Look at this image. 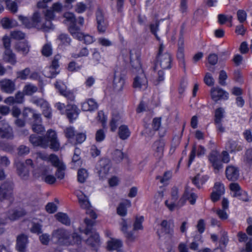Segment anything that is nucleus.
Segmentation results:
<instances>
[{
    "label": "nucleus",
    "instance_id": "nucleus-1",
    "mask_svg": "<svg viewBox=\"0 0 252 252\" xmlns=\"http://www.w3.org/2000/svg\"><path fill=\"white\" fill-rule=\"evenodd\" d=\"M130 62L132 67L138 72V74L133 79V88L139 90H145L148 87V82L146 74L141 68L140 60L137 58L132 61L130 56Z\"/></svg>",
    "mask_w": 252,
    "mask_h": 252
},
{
    "label": "nucleus",
    "instance_id": "nucleus-2",
    "mask_svg": "<svg viewBox=\"0 0 252 252\" xmlns=\"http://www.w3.org/2000/svg\"><path fill=\"white\" fill-rule=\"evenodd\" d=\"M23 116L26 120L29 121L33 132L41 134L45 131V128L41 124L42 118L40 114L36 113L33 109L27 108L23 111Z\"/></svg>",
    "mask_w": 252,
    "mask_h": 252
},
{
    "label": "nucleus",
    "instance_id": "nucleus-3",
    "mask_svg": "<svg viewBox=\"0 0 252 252\" xmlns=\"http://www.w3.org/2000/svg\"><path fill=\"white\" fill-rule=\"evenodd\" d=\"M18 19L27 28H35L39 30L41 28L42 17L38 12H35L30 19L19 15Z\"/></svg>",
    "mask_w": 252,
    "mask_h": 252
},
{
    "label": "nucleus",
    "instance_id": "nucleus-4",
    "mask_svg": "<svg viewBox=\"0 0 252 252\" xmlns=\"http://www.w3.org/2000/svg\"><path fill=\"white\" fill-rule=\"evenodd\" d=\"M43 142L47 143L48 147L54 151L59 150L60 144L57 137L56 131L52 129L47 130L45 135L43 136Z\"/></svg>",
    "mask_w": 252,
    "mask_h": 252
},
{
    "label": "nucleus",
    "instance_id": "nucleus-5",
    "mask_svg": "<svg viewBox=\"0 0 252 252\" xmlns=\"http://www.w3.org/2000/svg\"><path fill=\"white\" fill-rule=\"evenodd\" d=\"M53 240L61 245H68L70 244L69 239L70 238V233L68 230L60 228L54 230L52 233Z\"/></svg>",
    "mask_w": 252,
    "mask_h": 252
},
{
    "label": "nucleus",
    "instance_id": "nucleus-6",
    "mask_svg": "<svg viewBox=\"0 0 252 252\" xmlns=\"http://www.w3.org/2000/svg\"><path fill=\"white\" fill-rule=\"evenodd\" d=\"M13 184L6 182L2 184L0 186V201L3 202L8 200L11 202L13 199Z\"/></svg>",
    "mask_w": 252,
    "mask_h": 252
},
{
    "label": "nucleus",
    "instance_id": "nucleus-7",
    "mask_svg": "<svg viewBox=\"0 0 252 252\" xmlns=\"http://www.w3.org/2000/svg\"><path fill=\"white\" fill-rule=\"evenodd\" d=\"M111 167L110 160L107 158H102L97 162L95 168L99 177L103 179L108 174Z\"/></svg>",
    "mask_w": 252,
    "mask_h": 252
},
{
    "label": "nucleus",
    "instance_id": "nucleus-8",
    "mask_svg": "<svg viewBox=\"0 0 252 252\" xmlns=\"http://www.w3.org/2000/svg\"><path fill=\"white\" fill-rule=\"evenodd\" d=\"M171 56L168 53L158 55L157 62L155 63L154 69H158V65L162 69H169L171 67Z\"/></svg>",
    "mask_w": 252,
    "mask_h": 252
},
{
    "label": "nucleus",
    "instance_id": "nucleus-9",
    "mask_svg": "<svg viewBox=\"0 0 252 252\" xmlns=\"http://www.w3.org/2000/svg\"><path fill=\"white\" fill-rule=\"evenodd\" d=\"M95 16L98 31L99 32L104 33L106 30L108 23L103 10L98 8L95 13Z\"/></svg>",
    "mask_w": 252,
    "mask_h": 252
},
{
    "label": "nucleus",
    "instance_id": "nucleus-10",
    "mask_svg": "<svg viewBox=\"0 0 252 252\" xmlns=\"http://www.w3.org/2000/svg\"><path fill=\"white\" fill-rule=\"evenodd\" d=\"M125 75L118 70L115 71L113 79V88L115 91L119 92L123 90L125 83Z\"/></svg>",
    "mask_w": 252,
    "mask_h": 252
},
{
    "label": "nucleus",
    "instance_id": "nucleus-11",
    "mask_svg": "<svg viewBox=\"0 0 252 252\" xmlns=\"http://www.w3.org/2000/svg\"><path fill=\"white\" fill-rule=\"evenodd\" d=\"M177 58L179 62L180 66L186 71V62L184 55V41L182 35L179 38L178 42V50L177 53Z\"/></svg>",
    "mask_w": 252,
    "mask_h": 252
},
{
    "label": "nucleus",
    "instance_id": "nucleus-12",
    "mask_svg": "<svg viewBox=\"0 0 252 252\" xmlns=\"http://www.w3.org/2000/svg\"><path fill=\"white\" fill-rule=\"evenodd\" d=\"M212 99L215 102L220 100H226L228 98V93L219 87H213L211 90Z\"/></svg>",
    "mask_w": 252,
    "mask_h": 252
},
{
    "label": "nucleus",
    "instance_id": "nucleus-13",
    "mask_svg": "<svg viewBox=\"0 0 252 252\" xmlns=\"http://www.w3.org/2000/svg\"><path fill=\"white\" fill-rule=\"evenodd\" d=\"M197 196L196 194L193 192H190L188 187H186L185 192L183 196L180 199L177 203V206L180 207L184 205L187 200H188L191 205H194L195 203Z\"/></svg>",
    "mask_w": 252,
    "mask_h": 252
},
{
    "label": "nucleus",
    "instance_id": "nucleus-14",
    "mask_svg": "<svg viewBox=\"0 0 252 252\" xmlns=\"http://www.w3.org/2000/svg\"><path fill=\"white\" fill-rule=\"evenodd\" d=\"M208 159L216 173L222 169V164L220 160V155L218 152L216 151L212 152L209 155Z\"/></svg>",
    "mask_w": 252,
    "mask_h": 252
},
{
    "label": "nucleus",
    "instance_id": "nucleus-15",
    "mask_svg": "<svg viewBox=\"0 0 252 252\" xmlns=\"http://www.w3.org/2000/svg\"><path fill=\"white\" fill-rule=\"evenodd\" d=\"M0 137L6 139L13 137L12 129L5 121H0Z\"/></svg>",
    "mask_w": 252,
    "mask_h": 252
},
{
    "label": "nucleus",
    "instance_id": "nucleus-16",
    "mask_svg": "<svg viewBox=\"0 0 252 252\" xmlns=\"http://www.w3.org/2000/svg\"><path fill=\"white\" fill-rule=\"evenodd\" d=\"M239 169L238 167L234 165H228L225 169V175L226 178L231 181L237 180L239 177Z\"/></svg>",
    "mask_w": 252,
    "mask_h": 252
},
{
    "label": "nucleus",
    "instance_id": "nucleus-17",
    "mask_svg": "<svg viewBox=\"0 0 252 252\" xmlns=\"http://www.w3.org/2000/svg\"><path fill=\"white\" fill-rule=\"evenodd\" d=\"M29 140L30 143L34 147H40L43 149L47 148V143L43 142V136L32 134L29 136Z\"/></svg>",
    "mask_w": 252,
    "mask_h": 252
},
{
    "label": "nucleus",
    "instance_id": "nucleus-18",
    "mask_svg": "<svg viewBox=\"0 0 252 252\" xmlns=\"http://www.w3.org/2000/svg\"><path fill=\"white\" fill-rule=\"evenodd\" d=\"M28 243V236L21 234L17 238L16 249L19 252H26L27 245Z\"/></svg>",
    "mask_w": 252,
    "mask_h": 252
},
{
    "label": "nucleus",
    "instance_id": "nucleus-19",
    "mask_svg": "<svg viewBox=\"0 0 252 252\" xmlns=\"http://www.w3.org/2000/svg\"><path fill=\"white\" fill-rule=\"evenodd\" d=\"M36 159L39 158L42 160L49 161L52 165L55 163L59 158L58 157L54 154H51L49 156L46 153L38 152L35 154Z\"/></svg>",
    "mask_w": 252,
    "mask_h": 252
},
{
    "label": "nucleus",
    "instance_id": "nucleus-20",
    "mask_svg": "<svg viewBox=\"0 0 252 252\" xmlns=\"http://www.w3.org/2000/svg\"><path fill=\"white\" fill-rule=\"evenodd\" d=\"M2 90L8 94H11L15 90V85L14 82L9 79H4L0 82Z\"/></svg>",
    "mask_w": 252,
    "mask_h": 252
},
{
    "label": "nucleus",
    "instance_id": "nucleus-21",
    "mask_svg": "<svg viewBox=\"0 0 252 252\" xmlns=\"http://www.w3.org/2000/svg\"><path fill=\"white\" fill-rule=\"evenodd\" d=\"M66 111L67 117L70 122L76 119L79 114V109L75 105H67Z\"/></svg>",
    "mask_w": 252,
    "mask_h": 252
},
{
    "label": "nucleus",
    "instance_id": "nucleus-22",
    "mask_svg": "<svg viewBox=\"0 0 252 252\" xmlns=\"http://www.w3.org/2000/svg\"><path fill=\"white\" fill-rule=\"evenodd\" d=\"M164 142L162 140H159L154 142L153 145V149L155 151V156L158 158H160L163 153Z\"/></svg>",
    "mask_w": 252,
    "mask_h": 252
},
{
    "label": "nucleus",
    "instance_id": "nucleus-23",
    "mask_svg": "<svg viewBox=\"0 0 252 252\" xmlns=\"http://www.w3.org/2000/svg\"><path fill=\"white\" fill-rule=\"evenodd\" d=\"M52 165L57 168L56 176L58 179H63L64 178V171L65 169V165L63 162L59 158Z\"/></svg>",
    "mask_w": 252,
    "mask_h": 252
},
{
    "label": "nucleus",
    "instance_id": "nucleus-24",
    "mask_svg": "<svg viewBox=\"0 0 252 252\" xmlns=\"http://www.w3.org/2000/svg\"><path fill=\"white\" fill-rule=\"evenodd\" d=\"M68 30L71 35L77 39H80L83 37V33L81 32L80 27L76 25V23L68 26Z\"/></svg>",
    "mask_w": 252,
    "mask_h": 252
},
{
    "label": "nucleus",
    "instance_id": "nucleus-25",
    "mask_svg": "<svg viewBox=\"0 0 252 252\" xmlns=\"http://www.w3.org/2000/svg\"><path fill=\"white\" fill-rule=\"evenodd\" d=\"M26 215V212L23 209L13 210L11 211L8 217L12 221L19 219Z\"/></svg>",
    "mask_w": 252,
    "mask_h": 252
},
{
    "label": "nucleus",
    "instance_id": "nucleus-26",
    "mask_svg": "<svg viewBox=\"0 0 252 252\" xmlns=\"http://www.w3.org/2000/svg\"><path fill=\"white\" fill-rule=\"evenodd\" d=\"M17 173L23 179H26L29 175V172L26 169L24 163L22 162H18L16 163Z\"/></svg>",
    "mask_w": 252,
    "mask_h": 252
},
{
    "label": "nucleus",
    "instance_id": "nucleus-27",
    "mask_svg": "<svg viewBox=\"0 0 252 252\" xmlns=\"http://www.w3.org/2000/svg\"><path fill=\"white\" fill-rule=\"evenodd\" d=\"M122 246V241L120 239L112 238L107 242V249L109 250L118 251Z\"/></svg>",
    "mask_w": 252,
    "mask_h": 252
},
{
    "label": "nucleus",
    "instance_id": "nucleus-28",
    "mask_svg": "<svg viewBox=\"0 0 252 252\" xmlns=\"http://www.w3.org/2000/svg\"><path fill=\"white\" fill-rule=\"evenodd\" d=\"M91 235L86 240V242L88 245L92 247H96L99 245V237L97 233L93 232L90 233Z\"/></svg>",
    "mask_w": 252,
    "mask_h": 252
},
{
    "label": "nucleus",
    "instance_id": "nucleus-29",
    "mask_svg": "<svg viewBox=\"0 0 252 252\" xmlns=\"http://www.w3.org/2000/svg\"><path fill=\"white\" fill-rule=\"evenodd\" d=\"M3 60L10 63L11 64H14L16 62V56L13 53L11 49L5 50L3 55Z\"/></svg>",
    "mask_w": 252,
    "mask_h": 252
},
{
    "label": "nucleus",
    "instance_id": "nucleus-30",
    "mask_svg": "<svg viewBox=\"0 0 252 252\" xmlns=\"http://www.w3.org/2000/svg\"><path fill=\"white\" fill-rule=\"evenodd\" d=\"M172 224L173 222L172 221H167L166 220H162L160 224L161 231L165 234L172 235L173 234V227L171 226V224Z\"/></svg>",
    "mask_w": 252,
    "mask_h": 252
},
{
    "label": "nucleus",
    "instance_id": "nucleus-31",
    "mask_svg": "<svg viewBox=\"0 0 252 252\" xmlns=\"http://www.w3.org/2000/svg\"><path fill=\"white\" fill-rule=\"evenodd\" d=\"M227 149L231 153L241 151L243 147L239 145L236 141L230 140L226 145Z\"/></svg>",
    "mask_w": 252,
    "mask_h": 252
},
{
    "label": "nucleus",
    "instance_id": "nucleus-32",
    "mask_svg": "<svg viewBox=\"0 0 252 252\" xmlns=\"http://www.w3.org/2000/svg\"><path fill=\"white\" fill-rule=\"evenodd\" d=\"M1 25L4 29H9L17 25L16 21L10 19L7 17H4L1 20Z\"/></svg>",
    "mask_w": 252,
    "mask_h": 252
},
{
    "label": "nucleus",
    "instance_id": "nucleus-33",
    "mask_svg": "<svg viewBox=\"0 0 252 252\" xmlns=\"http://www.w3.org/2000/svg\"><path fill=\"white\" fill-rule=\"evenodd\" d=\"M79 202L81 208L83 209L88 208L91 207V204L89 201L88 197L82 192L77 195Z\"/></svg>",
    "mask_w": 252,
    "mask_h": 252
},
{
    "label": "nucleus",
    "instance_id": "nucleus-34",
    "mask_svg": "<svg viewBox=\"0 0 252 252\" xmlns=\"http://www.w3.org/2000/svg\"><path fill=\"white\" fill-rule=\"evenodd\" d=\"M130 132L128 127L126 125H122L119 128L118 134L122 140L126 139L130 135Z\"/></svg>",
    "mask_w": 252,
    "mask_h": 252
},
{
    "label": "nucleus",
    "instance_id": "nucleus-35",
    "mask_svg": "<svg viewBox=\"0 0 252 252\" xmlns=\"http://www.w3.org/2000/svg\"><path fill=\"white\" fill-rule=\"evenodd\" d=\"M55 217L59 221L64 225H69L70 224V219L67 214L65 213L62 212L58 213L55 215Z\"/></svg>",
    "mask_w": 252,
    "mask_h": 252
},
{
    "label": "nucleus",
    "instance_id": "nucleus-36",
    "mask_svg": "<svg viewBox=\"0 0 252 252\" xmlns=\"http://www.w3.org/2000/svg\"><path fill=\"white\" fill-rule=\"evenodd\" d=\"M63 17L65 18L63 23L66 24L68 26L72 25L76 23V19L74 14L70 12H66L63 15Z\"/></svg>",
    "mask_w": 252,
    "mask_h": 252
},
{
    "label": "nucleus",
    "instance_id": "nucleus-37",
    "mask_svg": "<svg viewBox=\"0 0 252 252\" xmlns=\"http://www.w3.org/2000/svg\"><path fill=\"white\" fill-rule=\"evenodd\" d=\"M224 110L221 107L217 108L215 112V124H219L224 117Z\"/></svg>",
    "mask_w": 252,
    "mask_h": 252
},
{
    "label": "nucleus",
    "instance_id": "nucleus-38",
    "mask_svg": "<svg viewBox=\"0 0 252 252\" xmlns=\"http://www.w3.org/2000/svg\"><path fill=\"white\" fill-rule=\"evenodd\" d=\"M16 50L24 55H26L29 51V47L25 42H19L15 46Z\"/></svg>",
    "mask_w": 252,
    "mask_h": 252
},
{
    "label": "nucleus",
    "instance_id": "nucleus-39",
    "mask_svg": "<svg viewBox=\"0 0 252 252\" xmlns=\"http://www.w3.org/2000/svg\"><path fill=\"white\" fill-rule=\"evenodd\" d=\"M84 222L86 225V228L83 232L88 235L94 232L92 227L94 224V220L86 218L85 219Z\"/></svg>",
    "mask_w": 252,
    "mask_h": 252
},
{
    "label": "nucleus",
    "instance_id": "nucleus-40",
    "mask_svg": "<svg viewBox=\"0 0 252 252\" xmlns=\"http://www.w3.org/2000/svg\"><path fill=\"white\" fill-rule=\"evenodd\" d=\"M88 177V173L85 169L81 168L78 171V181L81 183H84Z\"/></svg>",
    "mask_w": 252,
    "mask_h": 252
},
{
    "label": "nucleus",
    "instance_id": "nucleus-41",
    "mask_svg": "<svg viewBox=\"0 0 252 252\" xmlns=\"http://www.w3.org/2000/svg\"><path fill=\"white\" fill-rule=\"evenodd\" d=\"M230 189L234 192L233 197H238L241 194V192L243 190L241 189L240 186L238 183H233L229 185Z\"/></svg>",
    "mask_w": 252,
    "mask_h": 252
},
{
    "label": "nucleus",
    "instance_id": "nucleus-42",
    "mask_svg": "<svg viewBox=\"0 0 252 252\" xmlns=\"http://www.w3.org/2000/svg\"><path fill=\"white\" fill-rule=\"evenodd\" d=\"M31 102L37 106H39L41 109L44 108L48 104V102L42 98L33 97L31 100Z\"/></svg>",
    "mask_w": 252,
    "mask_h": 252
},
{
    "label": "nucleus",
    "instance_id": "nucleus-43",
    "mask_svg": "<svg viewBox=\"0 0 252 252\" xmlns=\"http://www.w3.org/2000/svg\"><path fill=\"white\" fill-rule=\"evenodd\" d=\"M6 8L13 14L16 13L18 11V6L16 2L11 0L6 1Z\"/></svg>",
    "mask_w": 252,
    "mask_h": 252
},
{
    "label": "nucleus",
    "instance_id": "nucleus-44",
    "mask_svg": "<svg viewBox=\"0 0 252 252\" xmlns=\"http://www.w3.org/2000/svg\"><path fill=\"white\" fill-rule=\"evenodd\" d=\"M112 158L116 162H120L124 158V154L121 150L116 149L112 153Z\"/></svg>",
    "mask_w": 252,
    "mask_h": 252
},
{
    "label": "nucleus",
    "instance_id": "nucleus-45",
    "mask_svg": "<svg viewBox=\"0 0 252 252\" xmlns=\"http://www.w3.org/2000/svg\"><path fill=\"white\" fill-rule=\"evenodd\" d=\"M51 20L46 19L45 23L41 25V28L39 30H42L44 32H48L51 30L54 29V26L52 23Z\"/></svg>",
    "mask_w": 252,
    "mask_h": 252
},
{
    "label": "nucleus",
    "instance_id": "nucleus-46",
    "mask_svg": "<svg viewBox=\"0 0 252 252\" xmlns=\"http://www.w3.org/2000/svg\"><path fill=\"white\" fill-rule=\"evenodd\" d=\"M37 91V88L32 84L26 85L23 89V93L26 95H32Z\"/></svg>",
    "mask_w": 252,
    "mask_h": 252
},
{
    "label": "nucleus",
    "instance_id": "nucleus-47",
    "mask_svg": "<svg viewBox=\"0 0 252 252\" xmlns=\"http://www.w3.org/2000/svg\"><path fill=\"white\" fill-rule=\"evenodd\" d=\"M69 241L70 244L68 245H72L74 244H80L81 242V236L76 232H74L72 234L71 236L69 239Z\"/></svg>",
    "mask_w": 252,
    "mask_h": 252
},
{
    "label": "nucleus",
    "instance_id": "nucleus-48",
    "mask_svg": "<svg viewBox=\"0 0 252 252\" xmlns=\"http://www.w3.org/2000/svg\"><path fill=\"white\" fill-rule=\"evenodd\" d=\"M58 39L63 45H69L71 42V39L68 34L65 33H61L58 37Z\"/></svg>",
    "mask_w": 252,
    "mask_h": 252
},
{
    "label": "nucleus",
    "instance_id": "nucleus-49",
    "mask_svg": "<svg viewBox=\"0 0 252 252\" xmlns=\"http://www.w3.org/2000/svg\"><path fill=\"white\" fill-rule=\"evenodd\" d=\"M42 54L45 57H49L52 54V48L50 43L45 44L42 47Z\"/></svg>",
    "mask_w": 252,
    "mask_h": 252
},
{
    "label": "nucleus",
    "instance_id": "nucleus-50",
    "mask_svg": "<svg viewBox=\"0 0 252 252\" xmlns=\"http://www.w3.org/2000/svg\"><path fill=\"white\" fill-rule=\"evenodd\" d=\"M105 131L103 129H98L95 133V139L96 142H100L105 138Z\"/></svg>",
    "mask_w": 252,
    "mask_h": 252
},
{
    "label": "nucleus",
    "instance_id": "nucleus-51",
    "mask_svg": "<svg viewBox=\"0 0 252 252\" xmlns=\"http://www.w3.org/2000/svg\"><path fill=\"white\" fill-rule=\"evenodd\" d=\"M144 220L142 216L136 217L133 224V230H141L143 229L142 223Z\"/></svg>",
    "mask_w": 252,
    "mask_h": 252
},
{
    "label": "nucleus",
    "instance_id": "nucleus-52",
    "mask_svg": "<svg viewBox=\"0 0 252 252\" xmlns=\"http://www.w3.org/2000/svg\"><path fill=\"white\" fill-rule=\"evenodd\" d=\"M203 80L205 84L208 86H212L215 84V80L209 72H207L205 74Z\"/></svg>",
    "mask_w": 252,
    "mask_h": 252
},
{
    "label": "nucleus",
    "instance_id": "nucleus-53",
    "mask_svg": "<svg viewBox=\"0 0 252 252\" xmlns=\"http://www.w3.org/2000/svg\"><path fill=\"white\" fill-rule=\"evenodd\" d=\"M56 69L53 68L51 67H47L46 69L44 70V75L48 78H54L56 75L58 73L57 71H56Z\"/></svg>",
    "mask_w": 252,
    "mask_h": 252
},
{
    "label": "nucleus",
    "instance_id": "nucleus-54",
    "mask_svg": "<svg viewBox=\"0 0 252 252\" xmlns=\"http://www.w3.org/2000/svg\"><path fill=\"white\" fill-rule=\"evenodd\" d=\"M31 70L29 68L25 69L17 72V77L22 80L26 79L30 73Z\"/></svg>",
    "mask_w": 252,
    "mask_h": 252
},
{
    "label": "nucleus",
    "instance_id": "nucleus-55",
    "mask_svg": "<svg viewBox=\"0 0 252 252\" xmlns=\"http://www.w3.org/2000/svg\"><path fill=\"white\" fill-rule=\"evenodd\" d=\"M64 132L65 135V137L68 139L69 140H71L74 138V136L75 134V132L73 127L70 126L66 128Z\"/></svg>",
    "mask_w": 252,
    "mask_h": 252
},
{
    "label": "nucleus",
    "instance_id": "nucleus-56",
    "mask_svg": "<svg viewBox=\"0 0 252 252\" xmlns=\"http://www.w3.org/2000/svg\"><path fill=\"white\" fill-rule=\"evenodd\" d=\"M117 214L122 217L125 216L127 214V209L124 203H121L117 209Z\"/></svg>",
    "mask_w": 252,
    "mask_h": 252
},
{
    "label": "nucleus",
    "instance_id": "nucleus-57",
    "mask_svg": "<svg viewBox=\"0 0 252 252\" xmlns=\"http://www.w3.org/2000/svg\"><path fill=\"white\" fill-rule=\"evenodd\" d=\"M207 179L208 177L207 176L202 177V179H200V175L199 174H197L192 179V181L194 185H195L197 188H200V186L199 185V181H200L202 185Z\"/></svg>",
    "mask_w": 252,
    "mask_h": 252
},
{
    "label": "nucleus",
    "instance_id": "nucleus-58",
    "mask_svg": "<svg viewBox=\"0 0 252 252\" xmlns=\"http://www.w3.org/2000/svg\"><path fill=\"white\" fill-rule=\"evenodd\" d=\"M244 161L249 165H252V148L248 149L245 155Z\"/></svg>",
    "mask_w": 252,
    "mask_h": 252
},
{
    "label": "nucleus",
    "instance_id": "nucleus-59",
    "mask_svg": "<svg viewBox=\"0 0 252 252\" xmlns=\"http://www.w3.org/2000/svg\"><path fill=\"white\" fill-rule=\"evenodd\" d=\"M131 221L129 220H125L123 219L121 223V230L123 232H126L127 229L131 226Z\"/></svg>",
    "mask_w": 252,
    "mask_h": 252
},
{
    "label": "nucleus",
    "instance_id": "nucleus-60",
    "mask_svg": "<svg viewBox=\"0 0 252 252\" xmlns=\"http://www.w3.org/2000/svg\"><path fill=\"white\" fill-rule=\"evenodd\" d=\"M42 114L43 116L48 119H50L52 118V109L49 105L47 104V106L43 108H42Z\"/></svg>",
    "mask_w": 252,
    "mask_h": 252
},
{
    "label": "nucleus",
    "instance_id": "nucleus-61",
    "mask_svg": "<svg viewBox=\"0 0 252 252\" xmlns=\"http://www.w3.org/2000/svg\"><path fill=\"white\" fill-rule=\"evenodd\" d=\"M237 19L240 23H244L247 18V13L243 10H239L237 12Z\"/></svg>",
    "mask_w": 252,
    "mask_h": 252
},
{
    "label": "nucleus",
    "instance_id": "nucleus-62",
    "mask_svg": "<svg viewBox=\"0 0 252 252\" xmlns=\"http://www.w3.org/2000/svg\"><path fill=\"white\" fill-rule=\"evenodd\" d=\"M227 78V75L226 72L222 70L220 72L219 77V83L221 86H225L226 85V83L225 82V80Z\"/></svg>",
    "mask_w": 252,
    "mask_h": 252
},
{
    "label": "nucleus",
    "instance_id": "nucleus-63",
    "mask_svg": "<svg viewBox=\"0 0 252 252\" xmlns=\"http://www.w3.org/2000/svg\"><path fill=\"white\" fill-rule=\"evenodd\" d=\"M30 148L25 145H21L18 148V154L19 156H24L30 153Z\"/></svg>",
    "mask_w": 252,
    "mask_h": 252
},
{
    "label": "nucleus",
    "instance_id": "nucleus-64",
    "mask_svg": "<svg viewBox=\"0 0 252 252\" xmlns=\"http://www.w3.org/2000/svg\"><path fill=\"white\" fill-rule=\"evenodd\" d=\"M11 37L15 39L21 40L25 37V34L21 31H15L11 32Z\"/></svg>",
    "mask_w": 252,
    "mask_h": 252
}]
</instances>
